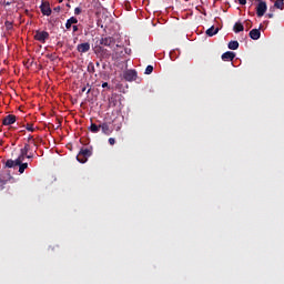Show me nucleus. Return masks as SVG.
<instances>
[{
  "label": "nucleus",
  "mask_w": 284,
  "mask_h": 284,
  "mask_svg": "<svg viewBox=\"0 0 284 284\" xmlns=\"http://www.w3.org/2000/svg\"><path fill=\"white\" fill-rule=\"evenodd\" d=\"M112 23V16L108 13H102L98 19V28H102V30H108L110 24Z\"/></svg>",
  "instance_id": "nucleus-1"
},
{
  "label": "nucleus",
  "mask_w": 284,
  "mask_h": 284,
  "mask_svg": "<svg viewBox=\"0 0 284 284\" xmlns=\"http://www.w3.org/2000/svg\"><path fill=\"white\" fill-rule=\"evenodd\" d=\"M27 159V155L23 153H20V155L18 156V159L16 160H7L6 162V168H14V165H21V163H23Z\"/></svg>",
  "instance_id": "nucleus-2"
},
{
  "label": "nucleus",
  "mask_w": 284,
  "mask_h": 284,
  "mask_svg": "<svg viewBox=\"0 0 284 284\" xmlns=\"http://www.w3.org/2000/svg\"><path fill=\"white\" fill-rule=\"evenodd\" d=\"M50 39V33L48 31H36L34 40L39 41L40 43H45V40Z\"/></svg>",
  "instance_id": "nucleus-3"
},
{
  "label": "nucleus",
  "mask_w": 284,
  "mask_h": 284,
  "mask_svg": "<svg viewBox=\"0 0 284 284\" xmlns=\"http://www.w3.org/2000/svg\"><path fill=\"white\" fill-rule=\"evenodd\" d=\"M267 12V3L261 0L256 7V14L257 17H264Z\"/></svg>",
  "instance_id": "nucleus-4"
},
{
  "label": "nucleus",
  "mask_w": 284,
  "mask_h": 284,
  "mask_svg": "<svg viewBox=\"0 0 284 284\" xmlns=\"http://www.w3.org/2000/svg\"><path fill=\"white\" fill-rule=\"evenodd\" d=\"M114 43H116V42H115L114 38H112V37H102L100 39V45H105L106 48L114 47Z\"/></svg>",
  "instance_id": "nucleus-5"
},
{
  "label": "nucleus",
  "mask_w": 284,
  "mask_h": 284,
  "mask_svg": "<svg viewBox=\"0 0 284 284\" xmlns=\"http://www.w3.org/2000/svg\"><path fill=\"white\" fill-rule=\"evenodd\" d=\"M123 77L125 81H130V82L136 81V77H138L136 70H126Z\"/></svg>",
  "instance_id": "nucleus-6"
},
{
  "label": "nucleus",
  "mask_w": 284,
  "mask_h": 284,
  "mask_svg": "<svg viewBox=\"0 0 284 284\" xmlns=\"http://www.w3.org/2000/svg\"><path fill=\"white\" fill-rule=\"evenodd\" d=\"M40 10L44 17H50L52 14V9L50 8V2H42Z\"/></svg>",
  "instance_id": "nucleus-7"
},
{
  "label": "nucleus",
  "mask_w": 284,
  "mask_h": 284,
  "mask_svg": "<svg viewBox=\"0 0 284 284\" xmlns=\"http://www.w3.org/2000/svg\"><path fill=\"white\" fill-rule=\"evenodd\" d=\"M261 28H263V24H260L258 29H253L250 31L248 37L253 39V41H258V39H261Z\"/></svg>",
  "instance_id": "nucleus-8"
},
{
  "label": "nucleus",
  "mask_w": 284,
  "mask_h": 284,
  "mask_svg": "<svg viewBox=\"0 0 284 284\" xmlns=\"http://www.w3.org/2000/svg\"><path fill=\"white\" fill-rule=\"evenodd\" d=\"M17 123V115L9 114L2 120V125H12Z\"/></svg>",
  "instance_id": "nucleus-9"
},
{
  "label": "nucleus",
  "mask_w": 284,
  "mask_h": 284,
  "mask_svg": "<svg viewBox=\"0 0 284 284\" xmlns=\"http://www.w3.org/2000/svg\"><path fill=\"white\" fill-rule=\"evenodd\" d=\"M100 129L102 130V134H105L106 136H110V134H112V128H110V124H108V122L100 124Z\"/></svg>",
  "instance_id": "nucleus-10"
},
{
  "label": "nucleus",
  "mask_w": 284,
  "mask_h": 284,
  "mask_svg": "<svg viewBox=\"0 0 284 284\" xmlns=\"http://www.w3.org/2000/svg\"><path fill=\"white\" fill-rule=\"evenodd\" d=\"M77 50H78V52H81V53L90 52L89 42L78 44Z\"/></svg>",
  "instance_id": "nucleus-11"
},
{
  "label": "nucleus",
  "mask_w": 284,
  "mask_h": 284,
  "mask_svg": "<svg viewBox=\"0 0 284 284\" xmlns=\"http://www.w3.org/2000/svg\"><path fill=\"white\" fill-rule=\"evenodd\" d=\"M236 57V53L232 51H226L222 54V61H234V58Z\"/></svg>",
  "instance_id": "nucleus-12"
},
{
  "label": "nucleus",
  "mask_w": 284,
  "mask_h": 284,
  "mask_svg": "<svg viewBox=\"0 0 284 284\" xmlns=\"http://www.w3.org/2000/svg\"><path fill=\"white\" fill-rule=\"evenodd\" d=\"M243 30H245L243 23L235 22V24L233 26V32H235V34H239V32H243Z\"/></svg>",
  "instance_id": "nucleus-13"
},
{
  "label": "nucleus",
  "mask_w": 284,
  "mask_h": 284,
  "mask_svg": "<svg viewBox=\"0 0 284 284\" xmlns=\"http://www.w3.org/2000/svg\"><path fill=\"white\" fill-rule=\"evenodd\" d=\"M19 166V173L20 174H23L26 172V170H28V163H23V162H20V164H14V168L16 166Z\"/></svg>",
  "instance_id": "nucleus-14"
},
{
  "label": "nucleus",
  "mask_w": 284,
  "mask_h": 284,
  "mask_svg": "<svg viewBox=\"0 0 284 284\" xmlns=\"http://www.w3.org/2000/svg\"><path fill=\"white\" fill-rule=\"evenodd\" d=\"M207 37H214V34H219V28L211 27L206 30Z\"/></svg>",
  "instance_id": "nucleus-15"
},
{
  "label": "nucleus",
  "mask_w": 284,
  "mask_h": 284,
  "mask_svg": "<svg viewBox=\"0 0 284 284\" xmlns=\"http://www.w3.org/2000/svg\"><path fill=\"white\" fill-rule=\"evenodd\" d=\"M89 130L93 134H97L101 130V124L97 125L95 123H91Z\"/></svg>",
  "instance_id": "nucleus-16"
},
{
  "label": "nucleus",
  "mask_w": 284,
  "mask_h": 284,
  "mask_svg": "<svg viewBox=\"0 0 284 284\" xmlns=\"http://www.w3.org/2000/svg\"><path fill=\"white\" fill-rule=\"evenodd\" d=\"M80 154H81V156H85L87 159H89V156H92V150H90V149H81L80 150Z\"/></svg>",
  "instance_id": "nucleus-17"
},
{
  "label": "nucleus",
  "mask_w": 284,
  "mask_h": 284,
  "mask_svg": "<svg viewBox=\"0 0 284 284\" xmlns=\"http://www.w3.org/2000/svg\"><path fill=\"white\" fill-rule=\"evenodd\" d=\"M229 50H239V41H230Z\"/></svg>",
  "instance_id": "nucleus-18"
},
{
  "label": "nucleus",
  "mask_w": 284,
  "mask_h": 284,
  "mask_svg": "<svg viewBox=\"0 0 284 284\" xmlns=\"http://www.w3.org/2000/svg\"><path fill=\"white\" fill-rule=\"evenodd\" d=\"M28 152H30V144H24V146L20 150V154H24L28 156Z\"/></svg>",
  "instance_id": "nucleus-19"
},
{
  "label": "nucleus",
  "mask_w": 284,
  "mask_h": 284,
  "mask_svg": "<svg viewBox=\"0 0 284 284\" xmlns=\"http://www.w3.org/2000/svg\"><path fill=\"white\" fill-rule=\"evenodd\" d=\"M77 161H79V163H88V158H85V155H81V153L79 152V154L77 155Z\"/></svg>",
  "instance_id": "nucleus-20"
},
{
  "label": "nucleus",
  "mask_w": 284,
  "mask_h": 284,
  "mask_svg": "<svg viewBox=\"0 0 284 284\" xmlns=\"http://www.w3.org/2000/svg\"><path fill=\"white\" fill-rule=\"evenodd\" d=\"M87 70L90 74H94L95 69H94V63L93 62H89Z\"/></svg>",
  "instance_id": "nucleus-21"
},
{
  "label": "nucleus",
  "mask_w": 284,
  "mask_h": 284,
  "mask_svg": "<svg viewBox=\"0 0 284 284\" xmlns=\"http://www.w3.org/2000/svg\"><path fill=\"white\" fill-rule=\"evenodd\" d=\"M275 8H277L278 10H283V6H284V2L283 0H276L275 3H274Z\"/></svg>",
  "instance_id": "nucleus-22"
},
{
  "label": "nucleus",
  "mask_w": 284,
  "mask_h": 284,
  "mask_svg": "<svg viewBox=\"0 0 284 284\" xmlns=\"http://www.w3.org/2000/svg\"><path fill=\"white\" fill-rule=\"evenodd\" d=\"M152 72H154V67L149 64L144 71V74H152Z\"/></svg>",
  "instance_id": "nucleus-23"
},
{
  "label": "nucleus",
  "mask_w": 284,
  "mask_h": 284,
  "mask_svg": "<svg viewBox=\"0 0 284 284\" xmlns=\"http://www.w3.org/2000/svg\"><path fill=\"white\" fill-rule=\"evenodd\" d=\"M67 21H69L71 26L79 23V19H77L74 17L69 18Z\"/></svg>",
  "instance_id": "nucleus-24"
},
{
  "label": "nucleus",
  "mask_w": 284,
  "mask_h": 284,
  "mask_svg": "<svg viewBox=\"0 0 284 284\" xmlns=\"http://www.w3.org/2000/svg\"><path fill=\"white\" fill-rule=\"evenodd\" d=\"M26 129L28 132H34V125L33 124H27Z\"/></svg>",
  "instance_id": "nucleus-25"
},
{
  "label": "nucleus",
  "mask_w": 284,
  "mask_h": 284,
  "mask_svg": "<svg viewBox=\"0 0 284 284\" xmlns=\"http://www.w3.org/2000/svg\"><path fill=\"white\" fill-rule=\"evenodd\" d=\"M81 12H83V9H81V7H77L74 9V14L79 16V14H81Z\"/></svg>",
  "instance_id": "nucleus-26"
},
{
  "label": "nucleus",
  "mask_w": 284,
  "mask_h": 284,
  "mask_svg": "<svg viewBox=\"0 0 284 284\" xmlns=\"http://www.w3.org/2000/svg\"><path fill=\"white\" fill-rule=\"evenodd\" d=\"M4 26H6L7 30H12V22L6 21Z\"/></svg>",
  "instance_id": "nucleus-27"
},
{
  "label": "nucleus",
  "mask_w": 284,
  "mask_h": 284,
  "mask_svg": "<svg viewBox=\"0 0 284 284\" xmlns=\"http://www.w3.org/2000/svg\"><path fill=\"white\" fill-rule=\"evenodd\" d=\"M109 143L110 145H114V143H116V140L114 138H110Z\"/></svg>",
  "instance_id": "nucleus-28"
},
{
  "label": "nucleus",
  "mask_w": 284,
  "mask_h": 284,
  "mask_svg": "<svg viewBox=\"0 0 284 284\" xmlns=\"http://www.w3.org/2000/svg\"><path fill=\"white\" fill-rule=\"evenodd\" d=\"M72 30H73V33H74V32H79V26L73 24V26H72Z\"/></svg>",
  "instance_id": "nucleus-29"
},
{
  "label": "nucleus",
  "mask_w": 284,
  "mask_h": 284,
  "mask_svg": "<svg viewBox=\"0 0 284 284\" xmlns=\"http://www.w3.org/2000/svg\"><path fill=\"white\" fill-rule=\"evenodd\" d=\"M65 28H67V30H70V28H72V24L69 22V20H67V22H65Z\"/></svg>",
  "instance_id": "nucleus-30"
},
{
  "label": "nucleus",
  "mask_w": 284,
  "mask_h": 284,
  "mask_svg": "<svg viewBox=\"0 0 284 284\" xmlns=\"http://www.w3.org/2000/svg\"><path fill=\"white\" fill-rule=\"evenodd\" d=\"M246 28H247V30H250V28H252V21H250V20L246 21Z\"/></svg>",
  "instance_id": "nucleus-31"
},
{
  "label": "nucleus",
  "mask_w": 284,
  "mask_h": 284,
  "mask_svg": "<svg viewBox=\"0 0 284 284\" xmlns=\"http://www.w3.org/2000/svg\"><path fill=\"white\" fill-rule=\"evenodd\" d=\"M240 6H245L247 3V0H239Z\"/></svg>",
  "instance_id": "nucleus-32"
},
{
  "label": "nucleus",
  "mask_w": 284,
  "mask_h": 284,
  "mask_svg": "<svg viewBox=\"0 0 284 284\" xmlns=\"http://www.w3.org/2000/svg\"><path fill=\"white\" fill-rule=\"evenodd\" d=\"M3 185H6V180L0 178V187H3Z\"/></svg>",
  "instance_id": "nucleus-33"
},
{
  "label": "nucleus",
  "mask_w": 284,
  "mask_h": 284,
  "mask_svg": "<svg viewBox=\"0 0 284 284\" xmlns=\"http://www.w3.org/2000/svg\"><path fill=\"white\" fill-rule=\"evenodd\" d=\"M54 12H61V7L53 8Z\"/></svg>",
  "instance_id": "nucleus-34"
},
{
  "label": "nucleus",
  "mask_w": 284,
  "mask_h": 284,
  "mask_svg": "<svg viewBox=\"0 0 284 284\" xmlns=\"http://www.w3.org/2000/svg\"><path fill=\"white\" fill-rule=\"evenodd\" d=\"M268 19H274V13H267Z\"/></svg>",
  "instance_id": "nucleus-35"
},
{
  "label": "nucleus",
  "mask_w": 284,
  "mask_h": 284,
  "mask_svg": "<svg viewBox=\"0 0 284 284\" xmlns=\"http://www.w3.org/2000/svg\"><path fill=\"white\" fill-rule=\"evenodd\" d=\"M102 88H110V85L108 84V82H103Z\"/></svg>",
  "instance_id": "nucleus-36"
},
{
  "label": "nucleus",
  "mask_w": 284,
  "mask_h": 284,
  "mask_svg": "<svg viewBox=\"0 0 284 284\" xmlns=\"http://www.w3.org/2000/svg\"><path fill=\"white\" fill-rule=\"evenodd\" d=\"M26 156H27V159H32V156H33V155H32V154H28V153H27V155H26Z\"/></svg>",
  "instance_id": "nucleus-37"
},
{
  "label": "nucleus",
  "mask_w": 284,
  "mask_h": 284,
  "mask_svg": "<svg viewBox=\"0 0 284 284\" xmlns=\"http://www.w3.org/2000/svg\"><path fill=\"white\" fill-rule=\"evenodd\" d=\"M95 65H97V68H101V63L100 62L95 63Z\"/></svg>",
  "instance_id": "nucleus-38"
},
{
  "label": "nucleus",
  "mask_w": 284,
  "mask_h": 284,
  "mask_svg": "<svg viewBox=\"0 0 284 284\" xmlns=\"http://www.w3.org/2000/svg\"><path fill=\"white\" fill-rule=\"evenodd\" d=\"M34 139V136L30 135L29 136V141H32Z\"/></svg>",
  "instance_id": "nucleus-39"
},
{
  "label": "nucleus",
  "mask_w": 284,
  "mask_h": 284,
  "mask_svg": "<svg viewBox=\"0 0 284 284\" xmlns=\"http://www.w3.org/2000/svg\"><path fill=\"white\" fill-rule=\"evenodd\" d=\"M85 90H87V88L84 87V88L81 89V92H85Z\"/></svg>",
  "instance_id": "nucleus-40"
},
{
  "label": "nucleus",
  "mask_w": 284,
  "mask_h": 284,
  "mask_svg": "<svg viewBox=\"0 0 284 284\" xmlns=\"http://www.w3.org/2000/svg\"><path fill=\"white\" fill-rule=\"evenodd\" d=\"M91 91H92V89H88L87 94H90Z\"/></svg>",
  "instance_id": "nucleus-41"
},
{
  "label": "nucleus",
  "mask_w": 284,
  "mask_h": 284,
  "mask_svg": "<svg viewBox=\"0 0 284 284\" xmlns=\"http://www.w3.org/2000/svg\"><path fill=\"white\" fill-rule=\"evenodd\" d=\"M59 3H63V0H58Z\"/></svg>",
  "instance_id": "nucleus-42"
},
{
  "label": "nucleus",
  "mask_w": 284,
  "mask_h": 284,
  "mask_svg": "<svg viewBox=\"0 0 284 284\" xmlns=\"http://www.w3.org/2000/svg\"><path fill=\"white\" fill-rule=\"evenodd\" d=\"M67 7L70 8V3H67Z\"/></svg>",
  "instance_id": "nucleus-43"
},
{
  "label": "nucleus",
  "mask_w": 284,
  "mask_h": 284,
  "mask_svg": "<svg viewBox=\"0 0 284 284\" xmlns=\"http://www.w3.org/2000/svg\"><path fill=\"white\" fill-rule=\"evenodd\" d=\"M256 1H258V2H260V1H262V0H256Z\"/></svg>",
  "instance_id": "nucleus-44"
}]
</instances>
